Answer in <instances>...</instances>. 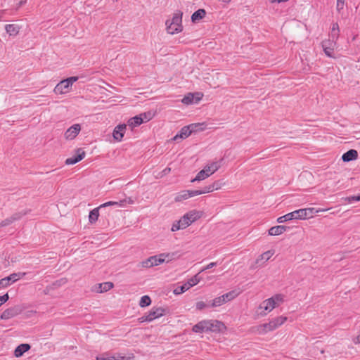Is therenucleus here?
I'll use <instances>...</instances> for the list:
<instances>
[{
  "instance_id": "37998d69",
  "label": "nucleus",
  "mask_w": 360,
  "mask_h": 360,
  "mask_svg": "<svg viewBox=\"0 0 360 360\" xmlns=\"http://www.w3.org/2000/svg\"><path fill=\"white\" fill-rule=\"evenodd\" d=\"M274 251L272 250H268L265 252H264L262 255H261V259H264L265 261H267L269 260L274 255Z\"/></svg>"
},
{
  "instance_id": "6ab92c4d",
  "label": "nucleus",
  "mask_w": 360,
  "mask_h": 360,
  "mask_svg": "<svg viewBox=\"0 0 360 360\" xmlns=\"http://www.w3.org/2000/svg\"><path fill=\"white\" fill-rule=\"evenodd\" d=\"M127 126L126 124H119L117 125L113 130L112 136L113 138L117 141H120L125 133Z\"/></svg>"
},
{
  "instance_id": "09e8293b",
  "label": "nucleus",
  "mask_w": 360,
  "mask_h": 360,
  "mask_svg": "<svg viewBox=\"0 0 360 360\" xmlns=\"http://www.w3.org/2000/svg\"><path fill=\"white\" fill-rule=\"evenodd\" d=\"M206 307H207L206 304L202 301H200L196 303V309L198 310H202L204 308H205Z\"/></svg>"
},
{
  "instance_id": "ddd939ff",
  "label": "nucleus",
  "mask_w": 360,
  "mask_h": 360,
  "mask_svg": "<svg viewBox=\"0 0 360 360\" xmlns=\"http://www.w3.org/2000/svg\"><path fill=\"white\" fill-rule=\"evenodd\" d=\"M336 46V43L333 39L332 40H325L322 42V47L326 55L330 58H334L333 51Z\"/></svg>"
},
{
  "instance_id": "4be33fe9",
  "label": "nucleus",
  "mask_w": 360,
  "mask_h": 360,
  "mask_svg": "<svg viewBox=\"0 0 360 360\" xmlns=\"http://www.w3.org/2000/svg\"><path fill=\"white\" fill-rule=\"evenodd\" d=\"M30 349L29 344H20L18 345L14 351V356L17 358L22 356L25 352H27Z\"/></svg>"
},
{
  "instance_id": "4c0bfd02",
  "label": "nucleus",
  "mask_w": 360,
  "mask_h": 360,
  "mask_svg": "<svg viewBox=\"0 0 360 360\" xmlns=\"http://www.w3.org/2000/svg\"><path fill=\"white\" fill-rule=\"evenodd\" d=\"M237 295H238L237 292H236L235 291H231V292L224 294L221 296L223 297H224V302H227L229 301L233 300Z\"/></svg>"
},
{
  "instance_id": "7ed1b4c3",
  "label": "nucleus",
  "mask_w": 360,
  "mask_h": 360,
  "mask_svg": "<svg viewBox=\"0 0 360 360\" xmlns=\"http://www.w3.org/2000/svg\"><path fill=\"white\" fill-rule=\"evenodd\" d=\"M182 13H176L171 20H167L165 22L167 31L171 34L179 33L182 30Z\"/></svg>"
},
{
  "instance_id": "cd10ccee",
  "label": "nucleus",
  "mask_w": 360,
  "mask_h": 360,
  "mask_svg": "<svg viewBox=\"0 0 360 360\" xmlns=\"http://www.w3.org/2000/svg\"><path fill=\"white\" fill-rule=\"evenodd\" d=\"M100 209H101V207H100V206H99L98 207L93 209L91 211H90L89 215V220L90 223H91V224L95 223L98 220Z\"/></svg>"
},
{
  "instance_id": "ea45409f",
  "label": "nucleus",
  "mask_w": 360,
  "mask_h": 360,
  "mask_svg": "<svg viewBox=\"0 0 360 360\" xmlns=\"http://www.w3.org/2000/svg\"><path fill=\"white\" fill-rule=\"evenodd\" d=\"M179 223L181 224V227L186 229L190 224H191V221L188 220V218L186 214H184L179 220Z\"/></svg>"
},
{
  "instance_id": "dca6fc26",
  "label": "nucleus",
  "mask_w": 360,
  "mask_h": 360,
  "mask_svg": "<svg viewBox=\"0 0 360 360\" xmlns=\"http://www.w3.org/2000/svg\"><path fill=\"white\" fill-rule=\"evenodd\" d=\"M80 131V124H75L66 130L65 132V138L68 140H72L78 135Z\"/></svg>"
},
{
  "instance_id": "e433bc0d",
  "label": "nucleus",
  "mask_w": 360,
  "mask_h": 360,
  "mask_svg": "<svg viewBox=\"0 0 360 360\" xmlns=\"http://www.w3.org/2000/svg\"><path fill=\"white\" fill-rule=\"evenodd\" d=\"M151 303V300L149 296L144 295L141 297L139 305L141 307L149 306Z\"/></svg>"
},
{
  "instance_id": "a19ab883",
  "label": "nucleus",
  "mask_w": 360,
  "mask_h": 360,
  "mask_svg": "<svg viewBox=\"0 0 360 360\" xmlns=\"http://www.w3.org/2000/svg\"><path fill=\"white\" fill-rule=\"evenodd\" d=\"M339 32V27L338 23H334L332 27L331 36L333 39L338 38Z\"/></svg>"
},
{
  "instance_id": "f704fd0d",
  "label": "nucleus",
  "mask_w": 360,
  "mask_h": 360,
  "mask_svg": "<svg viewBox=\"0 0 360 360\" xmlns=\"http://www.w3.org/2000/svg\"><path fill=\"white\" fill-rule=\"evenodd\" d=\"M203 125H204L203 123H195V124H189L188 126L190 128V130L191 131V132L193 133V132L203 130L204 129V127H202Z\"/></svg>"
},
{
  "instance_id": "0eeeda50",
  "label": "nucleus",
  "mask_w": 360,
  "mask_h": 360,
  "mask_svg": "<svg viewBox=\"0 0 360 360\" xmlns=\"http://www.w3.org/2000/svg\"><path fill=\"white\" fill-rule=\"evenodd\" d=\"M26 273H14L0 280V288H6L22 278Z\"/></svg>"
},
{
  "instance_id": "20e7f679",
  "label": "nucleus",
  "mask_w": 360,
  "mask_h": 360,
  "mask_svg": "<svg viewBox=\"0 0 360 360\" xmlns=\"http://www.w3.org/2000/svg\"><path fill=\"white\" fill-rule=\"evenodd\" d=\"M283 302V296L278 294L263 301L259 305V309L264 310V314H266V313L271 311L274 308L278 307Z\"/></svg>"
},
{
  "instance_id": "c85d7f7f",
  "label": "nucleus",
  "mask_w": 360,
  "mask_h": 360,
  "mask_svg": "<svg viewBox=\"0 0 360 360\" xmlns=\"http://www.w3.org/2000/svg\"><path fill=\"white\" fill-rule=\"evenodd\" d=\"M206 14V12L204 9H198L195 12H194L191 16V20L193 22H195L201 19H202Z\"/></svg>"
},
{
  "instance_id": "b1692460",
  "label": "nucleus",
  "mask_w": 360,
  "mask_h": 360,
  "mask_svg": "<svg viewBox=\"0 0 360 360\" xmlns=\"http://www.w3.org/2000/svg\"><path fill=\"white\" fill-rule=\"evenodd\" d=\"M287 230L286 226L278 225L271 227L269 230V234L270 236H279Z\"/></svg>"
},
{
  "instance_id": "412c9836",
  "label": "nucleus",
  "mask_w": 360,
  "mask_h": 360,
  "mask_svg": "<svg viewBox=\"0 0 360 360\" xmlns=\"http://www.w3.org/2000/svg\"><path fill=\"white\" fill-rule=\"evenodd\" d=\"M113 288V283L111 282H105L103 283L97 284L94 286V290L96 292H104L110 290Z\"/></svg>"
},
{
  "instance_id": "2f4dec72",
  "label": "nucleus",
  "mask_w": 360,
  "mask_h": 360,
  "mask_svg": "<svg viewBox=\"0 0 360 360\" xmlns=\"http://www.w3.org/2000/svg\"><path fill=\"white\" fill-rule=\"evenodd\" d=\"M220 165L217 162H213L210 165H206L204 168L207 171L210 175L214 174L216 171L218 170Z\"/></svg>"
},
{
  "instance_id": "a18cd8bd",
  "label": "nucleus",
  "mask_w": 360,
  "mask_h": 360,
  "mask_svg": "<svg viewBox=\"0 0 360 360\" xmlns=\"http://www.w3.org/2000/svg\"><path fill=\"white\" fill-rule=\"evenodd\" d=\"M345 0H337L336 8L338 12H340L345 6Z\"/></svg>"
},
{
  "instance_id": "c756f323",
  "label": "nucleus",
  "mask_w": 360,
  "mask_h": 360,
  "mask_svg": "<svg viewBox=\"0 0 360 360\" xmlns=\"http://www.w3.org/2000/svg\"><path fill=\"white\" fill-rule=\"evenodd\" d=\"M210 175L207 172L205 168H203L202 170H200L196 175V176L191 180V182H195L196 181H202L205 179L206 178L209 177Z\"/></svg>"
},
{
  "instance_id": "2eb2a0df",
  "label": "nucleus",
  "mask_w": 360,
  "mask_h": 360,
  "mask_svg": "<svg viewBox=\"0 0 360 360\" xmlns=\"http://www.w3.org/2000/svg\"><path fill=\"white\" fill-rule=\"evenodd\" d=\"M198 193H198V192H195L194 190L182 191L176 194L174 200L176 202H181V201L186 200L189 198L198 195Z\"/></svg>"
},
{
  "instance_id": "6e6552de",
  "label": "nucleus",
  "mask_w": 360,
  "mask_h": 360,
  "mask_svg": "<svg viewBox=\"0 0 360 360\" xmlns=\"http://www.w3.org/2000/svg\"><path fill=\"white\" fill-rule=\"evenodd\" d=\"M302 212H300V209L293 211L292 212L288 213L283 216H281L277 219L278 223H284L288 221H290L292 219H300L302 220Z\"/></svg>"
},
{
  "instance_id": "423d86ee",
  "label": "nucleus",
  "mask_w": 360,
  "mask_h": 360,
  "mask_svg": "<svg viewBox=\"0 0 360 360\" xmlns=\"http://www.w3.org/2000/svg\"><path fill=\"white\" fill-rule=\"evenodd\" d=\"M200 279L198 277V274L195 275L191 279H189L186 283H184L180 286H177L174 290L173 292L174 295H181L190 289L191 287L197 285L200 282Z\"/></svg>"
},
{
  "instance_id": "9b49d317",
  "label": "nucleus",
  "mask_w": 360,
  "mask_h": 360,
  "mask_svg": "<svg viewBox=\"0 0 360 360\" xmlns=\"http://www.w3.org/2000/svg\"><path fill=\"white\" fill-rule=\"evenodd\" d=\"M165 309L162 308H153L147 315L143 316L142 319L146 321L150 322L153 321L155 319H158L159 317H161L164 315Z\"/></svg>"
},
{
  "instance_id": "864d4df0",
  "label": "nucleus",
  "mask_w": 360,
  "mask_h": 360,
  "mask_svg": "<svg viewBox=\"0 0 360 360\" xmlns=\"http://www.w3.org/2000/svg\"><path fill=\"white\" fill-rule=\"evenodd\" d=\"M231 0H222L224 3H229Z\"/></svg>"
},
{
  "instance_id": "9d476101",
  "label": "nucleus",
  "mask_w": 360,
  "mask_h": 360,
  "mask_svg": "<svg viewBox=\"0 0 360 360\" xmlns=\"http://www.w3.org/2000/svg\"><path fill=\"white\" fill-rule=\"evenodd\" d=\"M21 313V309L19 306H15L6 309L1 315L2 320H8L15 317Z\"/></svg>"
},
{
  "instance_id": "8fccbe9b",
  "label": "nucleus",
  "mask_w": 360,
  "mask_h": 360,
  "mask_svg": "<svg viewBox=\"0 0 360 360\" xmlns=\"http://www.w3.org/2000/svg\"><path fill=\"white\" fill-rule=\"evenodd\" d=\"M349 202H357L360 201V194L358 195H354L349 198Z\"/></svg>"
},
{
  "instance_id": "a878e982",
  "label": "nucleus",
  "mask_w": 360,
  "mask_h": 360,
  "mask_svg": "<svg viewBox=\"0 0 360 360\" xmlns=\"http://www.w3.org/2000/svg\"><path fill=\"white\" fill-rule=\"evenodd\" d=\"M191 134H192V132L190 130V128L188 127V126H186V127H184L183 128H181V129L180 131V134H176L174 137V139L176 140L178 138L186 139V138L188 137Z\"/></svg>"
},
{
  "instance_id": "c03bdc74",
  "label": "nucleus",
  "mask_w": 360,
  "mask_h": 360,
  "mask_svg": "<svg viewBox=\"0 0 360 360\" xmlns=\"http://www.w3.org/2000/svg\"><path fill=\"white\" fill-rule=\"evenodd\" d=\"M179 229H184V228L181 227V224L179 223V221H177L172 224L171 230L172 231L174 232Z\"/></svg>"
},
{
  "instance_id": "1a4fd4ad",
  "label": "nucleus",
  "mask_w": 360,
  "mask_h": 360,
  "mask_svg": "<svg viewBox=\"0 0 360 360\" xmlns=\"http://www.w3.org/2000/svg\"><path fill=\"white\" fill-rule=\"evenodd\" d=\"M162 264V259L160 258V255H155L148 257V259L141 262V265L143 268H150L153 266H156Z\"/></svg>"
},
{
  "instance_id": "f03ea898",
  "label": "nucleus",
  "mask_w": 360,
  "mask_h": 360,
  "mask_svg": "<svg viewBox=\"0 0 360 360\" xmlns=\"http://www.w3.org/2000/svg\"><path fill=\"white\" fill-rule=\"evenodd\" d=\"M224 328L222 322L217 320H203L193 326V331L195 333H203L207 331H220Z\"/></svg>"
},
{
  "instance_id": "de8ad7c7",
  "label": "nucleus",
  "mask_w": 360,
  "mask_h": 360,
  "mask_svg": "<svg viewBox=\"0 0 360 360\" xmlns=\"http://www.w3.org/2000/svg\"><path fill=\"white\" fill-rule=\"evenodd\" d=\"M217 264H218L217 262H211V263L208 264L206 266L203 267L202 269V270L200 271V272H202V271H205L207 269H210L217 266Z\"/></svg>"
},
{
  "instance_id": "5701e85b",
  "label": "nucleus",
  "mask_w": 360,
  "mask_h": 360,
  "mask_svg": "<svg viewBox=\"0 0 360 360\" xmlns=\"http://www.w3.org/2000/svg\"><path fill=\"white\" fill-rule=\"evenodd\" d=\"M358 157V153L356 150L351 149L346 153H345L342 156V160L344 162H349L352 160H354Z\"/></svg>"
},
{
  "instance_id": "3c124183",
  "label": "nucleus",
  "mask_w": 360,
  "mask_h": 360,
  "mask_svg": "<svg viewBox=\"0 0 360 360\" xmlns=\"http://www.w3.org/2000/svg\"><path fill=\"white\" fill-rule=\"evenodd\" d=\"M288 0H269L271 3H281V2H286Z\"/></svg>"
},
{
  "instance_id": "79ce46f5",
  "label": "nucleus",
  "mask_w": 360,
  "mask_h": 360,
  "mask_svg": "<svg viewBox=\"0 0 360 360\" xmlns=\"http://www.w3.org/2000/svg\"><path fill=\"white\" fill-rule=\"evenodd\" d=\"M139 115L143 120V123L150 120L153 117L152 113L150 112L141 113Z\"/></svg>"
},
{
  "instance_id": "39448f33",
  "label": "nucleus",
  "mask_w": 360,
  "mask_h": 360,
  "mask_svg": "<svg viewBox=\"0 0 360 360\" xmlns=\"http://www.w3.org/2000/svg\"><path fill=\"white\" fill-rule=\"evenodd\" d=\"M78 80V77L74 76L60 81L54 88L56 94H65L70 91L72 84Z\"/></svg>"
},
{
  "instance_id": "aec40b11",
  "label": "nucleus",
  "mask_w": 360,
  "mask_h": 360,
  "mask_svg": "<svg viewBox=\"0 0 360 360\" xmlns=\"http://www.w3.org/2000/svg\"><path fill=\"white\" fill-rule=\"evenodd\" d=\"M326 210H328V209H318L317 210L314 207L300 209V212H302V216L303 219H306L307 218L312 217V216L314 213L325 212Z\"/></svg>"
},
{
  "instance_id": "bb28decb",
  "label": "nucleus",
  "mask_w": 360,
  "mask_h": 360,
  "mask_svg": "<svg viewBox=\"0 0 360 360\" xmlns=\"http://www.w3.org/2000/svg\"><path fill=\"white\" fill-rule=\"evenodd\" d=\"M143 123V120L140 115H136L134 117L130 118L128 120V125L131 128L136 127Z\"/></svg>"
},
{
  "instance_id": "603ef678",
  "label": "nucleus",
  "mask_w": 360,
  "mask_h": 360,
  "mask_svg": "<svg viewBox=\"0 0 360 360\" xmlns=\"http://www.w3.org/2000/svg\"><path fill=\"white\" fill-rule=\"evenodd\" d=\"M171 169L169 167H166L164 170H163V173L165 174L169 173L170 172Z\"/></svg>"
},
{
  "instance_id": "58836bf2",
  "label": "nucleus",
  "mask_w": 360,
  "mask_h": 360,
  "mask_svg": "<svg viewBox=\"0 0 360 360\" xmlns=\"http://www.w3.org/2000/svg\"><path fill=\"white\" fill-rule=\"evenodd\" d=\"M214 190V185H210L209 186H207L201 190H194L195 192L199 193L198 195L207 193L210 192H212Z\"/></svg>"
},
{
  "instance_id": "72a5a7b5",
  "label": "nucleus",
  "mask_w": 360,
  "mask_h": 360,
  "mask_svg": "<svg viewBox=\"0 0 360 360\" xmlns=\"http://www.w3.org/2000/svg\"><path fill=\"white\" fill-rule=\"evenodd\" d=\"M185 214L187 216L188 220L191 221V223L194 222L200 217V213L196 210H191Z\"/></svg>"
},
{
  "instance_id": "a211bd4d",
  "label": "nucleus",
  "mask_w": 360,
  "mask_h": 360,
  "mask_svg": "<svg viewBox=\"0 0 360 360\" xmlns=\"http://www.w3.org/2000/svg\"><path fill=\"white\" fill-rule=\"evenodd\" d=\"M85 157V152L82 149H78L77 154L68 158L65 160V164L68 165H74L82 160Z\"/></svg>"
},
{
  "instance_id": "49530a36",
  "label": "nucleus",
  "mask_w": 360,
  "mask_h": 360,
  "mask_svg": "<svg viewBox=\"0 0 360 360\" xmlns=\"http://www.w3.org/2000/svg\"><path fill=\"white\" fill-rule=\"evenodd\" d=\"M8 299H9V296H8V293H6L2 296H0V306H1L5 302H6L8 300Z\"/></svg>"
},
{
  "instance_id": "7c9ffc66",
  "label": "nucleus",
  "mask_w": 360,
  "mask_h": 360,
  "mask_svg": "<svg viewBox=\"0 0 360 360\" xmlns=\"http://www.w3.org/2000/svg\"><path fill=\"white\" fill-rule=\"evenodd\" d=\"M20 217H21V215L20 214H18V213L15 214L10 218H7L5 220L2 221L0 223V226H1V227L6 226L11 224V223H13L14 221L19 219Z\"/></svg>"
},
{
  "instance_id": "f3484780",
  "label": "nucleus",
  "mask_w": 360,
  "mask_h": 360,
  "mask_svg": "<svg viewBox=\"0 0 360 360\" xmlns=\"http://www.w3.org/2000/svg\"><path fill=\"white\" fill-rule=\"evenodd\" d=\"M131 356H124L120 354L111 355L109 353H104L96 356V360H132Z\"/></svg>"
},
{
  "instance_id": "f257e3e1",
  "label": "nucleus",
  "mask_w": 360,
  "mask_h": 360,
  "mask_svg": "<svg viewBox=\"0 0 360 360\" xmlns=\"http://www.w3.org/2000/svg\"><path fill=\"white\" fill-rule=\"evenodd\" d=\"M287 319L288 318L283 316L274 318L268 323L259 325L254 328V332L259 335H264L279 328L287 321Z\"/></svg>"
},
{
  "instance_id": "4468645a",
  "label": "nucleus",
  "mask_w": 360,
  "mask_h": 360,
  "mask_svg": "<svg viewBox=\"0 0 360 360\" xmlns=\"http://www.w3.org/2000/svg\"><path fill=\"white\" fill-rule=\"evenodd\" d=\"M134 200L131 198H125L120 201H108L100 205V207H105L108 206H117L124 207L127 204H133Z\"/></svg>"
},
{
  "instance_id": "c9c22d12",
  "label": "nucleus",
  "mask_w": 360,
  "mask_h": 360,
  "mask_svg": "<svg viewBox=\"0 0 360 360\" xmlns=\"http://www.w3.org/2000/svg\"><path fill=\"white\" fill-rule=\"evenodd\" d=\"M225 303L226 302H224V297H223L222 296H219V297L214 298L212 300L211 307H219Z\"/></svg>"
},
{
  "instance_id": "f8f14e48",
  "label": "nucleus",
  "mask_w": 360,
  "mask_h": 360,
  "mask_svg": "<svg viewBox=\"0 0 360 360\" xmlns=\"http://www.w3.org/2000/svg\"><path fill=\"white\" fill-rule=\"evenodd\" d=\"M202 97V94L200 93H188L184 96L182 98L181 102L185 105H190L192 103H197Z\"/></svg>"
},
{
  "instance_id": "393cba45",
  "label": "nucleus",
  "mask_w": 360,
  "mask_h": 360,
  "mask_svg": "<svg viewBox=\"0 0 360 360\" xmlns=\"http://www.w3.org/2000/svg\"><path fill=\"white\" fill-rule=\"evenodd\" d=\"M160 258L162 259V263L169 262L179 257L177 252H168L159 254Z\"/></svg>"
},
{
  "instance_id": "473e14b6",
  "label": "nucleus",
  "mask_w": 360,
  "mask_h": 360,
  "mask_svg": "<svg viewBox=\"0 0 360 360\" xmlns=\"http://www.w3.org/2000/svg\"><path fill=\"white\" fill-rule=\"evenodd\" d=\"M5 29L6 32L12 36H15L19 32L18 27L13 24L6 25Z\"/></svg>"
}]
</instances>
